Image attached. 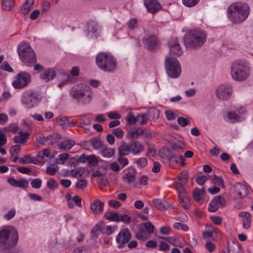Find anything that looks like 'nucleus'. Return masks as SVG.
<instances>
[{"label":"nucleus","instance_id":"nucleus-1","mask_svg":"<svg viewBox=\"0 0 253 253\" xmlns=\"http://www.w3.org/2000/svg\"><path fill=\"white\" fill-rule=\"evenodd\" d=\"M207 37L206 32L202 30H191L184 36V42L187 48H198L206 42Z\"/></svg>","mask_w":253,"mask_h":253},{"label":"nucleus","instance_id":"nucleus-2","mask_svg":"<svg viewBox=\"0 0 253 253\" xmlns=\"http://www.w3.org/2000/svg\"><path fill=\"white\" fill-rule=\"evenodd\" d=\"M250 7L245 3L236 2L230 5L228 8L230 20L235 24L244 21L250 14Z\"/></svg>","mask_w":253,"mask_h":253},{"label":"nucleus","instance_id":"nucleus-3","mask_svg":"<svg viewBox=\"0 0 253 253\" xmlns=\"http://www.w3.org/2000/svg\"><path fill=\"white\" fill-rule=\"evenodd\" d=\"M251 70L246 61L237 60L231 65L230 75L235 81L242 82L247 79L250 75Z\"/></svg>","mask_w":253,"mask_h":253},{"label":"nucleus","instance_id":"nucleus-4","mask_svg":"<svg viewBox=\"0 0 253 253\" xmlns=\"http://www.w3.org/2000/svg\"><path fill=\"white\" fill-rule=\"evenodd\" d=\"M70 95L78 102L83 104L89 103L93 96L90 87L84 84L74 85L71 90Z\"/></svg>","mask_w":253,"mask_h":253},{"label":"nucleus","instance_id":"nucleus-5","mask_svg":"<svg viewBox=\"0 0 253 253\" xmlns=\"http://www.w3.org/2000/svg\"><path fill=\"white\" fill-rule=\"evenodd\" d=\"M18 234L16 230L11 226L4 227L0 230V248L9 249L17 243Z\"/></svg>","mask_w":253,"mask_h":253},{"label":"nucleus","instance_id":"nucleus-6","mask_svg":"<svg viewBox=\"0 0 253 253\" xmlns=\"http://www.w3.org/2000/svg\"><path fill=\"white\" fill-rule=\"evenodd\" d=\"M97 66L102 70L107 72L114 71L117 66L116 59L110 53L101 52L96 57Z\"/></svg>","mask_w":253,"mask_h":253},{"label":"nucleus","instance_id":"nucleus-7","mask_svg":"<svg viewBox=\"0 0 253 253\" xmlns=\"http://www.w3.org/2000/svg\"><path fill=\"white\" fill-rule=\"evenodd\" d=\"M18 51L20 59L26 65L31 66L36 63V54L28 43L21 42L18 46Z\"/></svg>","mask_w":253,"mask_h":253},{"label":"nucleus","instance_id":"nucleus-8","mask_svg":"<svg viewBox=\"0 0 253 253\" xmlns=\"http://www.w3.org/2000/svg\"><path fill=\"white\" fill-rule=\"evenodd\" d=\"M39 99L37 94L31 90L24 91L21 96L22 105L27 109H31L38 106Z\"/></svg>","mask_w":253,"mask_h":253},{"label":"nucleus","instance_id":"nucleus-9","mask_svg":"<svg viewBox=\"0 0 253 253\" xmlns=\"http://www.w3.org/2000/svg\"><path fill=\"white\" fill-rule=\"evenodd\" d=\"M166 69L169 76L172 78H177L181 74V69L177 60L167 57L166 59Z\"/></svg>","mask_w":253,"mask_h":253},{"label":"nucleus","instance_id":"nucleus-10","mask_svg":"<svg viewBox=\"0 0 253 253\" xmlns=\"http://www.w3.org/2000/svg\"><path fill=\"white\" fill-rule=\"evenodd\" d=\"M30 82V75L27 72H23L15 76L12 85L15 89H21L27 86Z\"/></svg>","mask_w":253,"mask_h":253},{"label":"nucleus","instance_id":"nucleus-11","mask_svg":"<svg viewBox=\"0 0 253 253\" xmlns=\"http://www.w3.org/2000/svg\"><path fill=\"white\" fill-rule=\"evenodd\" d=\"M143 149L140 143H124L119 148L120 154L126 155L129 153L138 154Z\"/></svg>","mask_w":253,"mask_h":253},{"label":"nucleus","instance_id":"nucleus-12","mask_svg":"<svg viewBox=\"0 0 253 253\" xmlns=\"http://www.w3.org/2000/svg\"><path fill=\"white\" fill-rule=\"evenodd\" d=\"M131 236V233L127 228L121 229L116 237L118 247L119 249L124 248L130 239Z\"/></svg>","mask_w":253,"mask_h":253},{"label":"nucleus","instance_id":"nucleus-13","mask_svg":"<svg viewBox=\"0 0 253 253\" xmlns=\"http://www.w3.org/2000/svg\"><path fill=\"white\" fill-rule=\"evenodd\" d=\"M232 88L230 85L222 84L216 89V95L219 99L226 100L230 98Z\"/></svg>","mask_w":253,"mask_h":253},{"label":"nucleus","instance_id":"nucleus-14","mask_svg":"<svg viewBox=\"0 0 253 253\" xmlns=\"http://www.w3.org/2000/svg\"><path fill=\"white\" fill-rule=\"evenodd\" d=\"M145 47L148 50H154L158 45L157 37L152 33H146L143 39Z\"/></svg>","mask_w":253,"mask_h":253},{"label":"nucleus","instance_id":"nucleus-15","mask_svg":"<svg viewBox=\"0 0 253 253\" xmlns=\"http://www.w3.org/2000/svg\"><path fill=\"white\" fill-rule=\"evenodd\" d=\"M248 192L246 186L240 183H236L232 188V193L237 198H241L246 196Z\"/></svg>","mask_w":253,"mask_h":253},{"label":"nucleus","instance_id":"nucleus-16","mask_svg":"<svg viewBox=\"0 0 253 253\" xmlns=\"http://www.w3.org/2000/svg\"><path fill=\"white\" fill-rule=\"evenodd\" d=\"M226 201L223 197L220 196L214 197L210 203L209 210L211 212H215L220 206L226 205Z\"/></svg>","mask_w":253,"mask_h":253},{"label":"nucleus","instance_id":"nucleus-17","mask_svg":"<svg viewBox=\"0 0 253 253\" xmlns=\"http://www.w3.org/2000/svg\"><path fill=\"white\" fill-rule=\"evenodd\" d=\"M169 46L170 55L179 56L182 54V50L176 39H172L169 43Z\"/></svg>","mask_w":253,"mask_h":253},{"label":"nucleus","instance_id":"nucleus-18","mask_svg":"<svg viewBox=\"0 0 253 253\" xmlns=\"http://www.w3.org/2000/svg\"><path fill=\"white\" fill-rule=\"evenodd\" d=\"M144 3L148 11L152 14L157 13L162 8L157 0H144Z\"/></svg>","mask_w":253,"mask_h":253},{"label":"nucleus","instance_id":"nucleus-19","mask_svg":"<svg viewBox=\"0 0 253 253\" xmlns=\"http://www.w3.org/2000/svg\"><path fill=\"white\" fill-rule=\"evenodd\" d=\"M61 138V136L57 133H53L46 137L43 134H40L37 137V140L39 141V142H57Z\"/></svg>","mask_w":253,"mask_h":253},{"label":"nucleus","instance_id":"nucleus-20","mask_svg":"<svg viewBox=\"0 0 253 253\" xmlns=\"http://www.w3.org/2000/svg\"><path fill=\"white\" fill-rule=\"evenodd\" d=\"M90 209L94 214H100L103 211V203L99 200H95L90 204Z\"/></svg>","mask_w":253,"mask_h":253},{"label":"nucleus","instance_id":"nucleus-21","mask_svg":"<svg viewBox=\"0 0 253 253\" xmlns=\"http://www.w3.org/2000/svg\"><path fill=\"white\" fill-rule=\"evenodd\" d=\"M55 72L53 69L48 68L42 72L41 74V78L47 82L53 80L55 77Z\"/></svg>","mask_w":253,"mask_h":253},{"label":"nucleus","instance_id":"nucleus-22","mask_svg":"<svg viewBox=\"0 0 253 253\" xmlns=\"http://www.w3.org/2000/svg\"><path fill=\"white\" fill-rule=\"evenodd\" d=\"M153 203L155 207L160 211L167 210L171 207V205L169 203L160 199H154Z\"/></svg>","mask_w":253,"mask_h":253},{"label":"nucleus","instance_id":"nucleus-23","mask_svg":"<svg viewBox=\"0 0 253 253\" xmlns=\"http://www.w3.org/2000/svg\"><path fill=\"white\" fill-rule=\"evenodd\" d=\"M239 216L243 218V226L245 229H249L251 226L252 216L247 212H241Z\"/></svg>","mask_w":253,"mask_h":253},{"label":"nucleus","instance_id":"nucleus-24","mask_svg":"<svg viewBox=\"0 0 253 253\" xmlns=\"http://www.w3.org/2000/svg\"><path fill=\"white\" fill-rule=\"evenodd\" d=\"M205 193V190L204 189L195 188L193 191V197L194 200L200 204H202Z\"/></svg>","mask_w":253,"mask_h":253},{"label":"nucleus","instance_id":"nucleus-25","mask_svg":"<svg viewBox=\"0 0 253 253\" xmlns=\"http://www.w3.org/2000/svg\"><path fill=\"white\" fill-rule=\"evenodd\" d=\"M122 179L127 184L133 185L136 180V176L134 173L128 172L123 175Z\"/></svg>","mask_w":253,"mask_h":253},{"label":"nucleus","instance_id":"nucleus-26","mask_svg":"<svg viewBox=\"0 0 253 253\" xmlns=\"http://www.w3.org/2000/svg\"><path fill=\"white\" fill-rule=\"evenodd\" d=\"M188 180V173L186 171H183L177 176L175 181V185L180 184L184 185L187 183Z\"/></svg>","mask_w":253,"mask_h":253},{"label":"nucleus","instance_id":"nucleus-27","mask_svg":"<svg viewBox=\"0 0 253 253\" xmlns=\"http://www.w3.org/2000/svg\"><path fill=\"white\" fill-rule=\"evenodd\" d=\"M29 137V133L27 132L20 131L19 135L14 137V142H25Z\"/></svg>","mask_w":253,"mask_h":253},{"label":"nucleus","instance_id":"nucleus-28","mask_svg":"<svg viewBox=\"0 0 253 253\" xmlns=\"http://www.w3.org/2000/svg\"><path fill=\"white\" fill-rule=\"evenodd\" d=\"M142 134V128L140 127H134L131 129L127 134V136L129 138L131 139H134L138 137V136L141 135Z\"/></svg>","mask_w":253,"mask_h":253},{"label":"nucleus","instance_id":"nucleus-29","mask_svg":"<svg viewBox=\"0 0 253 253\" xmlns=\"http://www.w3.org/2000/svg\"><path fill=\"white\" fill-rule=\"evenodd\" d=\"M34 0H26L21 9V13L26 15L27 14L34 4Z\"/></svg>","mask_w":253,"mask_h":253},{"label":"nucleus","instance_id":"nucleus-30","mask_svg":"<svg viewBox=\"0 0 253 253\" xmlns=\"http://www.w3.org/2000/svg\"><path fill=\"white\" fill-rule=\"evenodd\" d=\"M184 145L183 143L182 144H179V145H177L176 143H174L171 146L170 148H169L171 153H172V158H173L174 156L178 155L179 150L182 149Z\"/></svg>","mask_w":253,"mask_h":253},{"label":"nucleus","instance_id":"nucleus-31","mask_svg":"<svg viewBox=\"0 0 253 253\" xmlns=\"http://www.w3.org/2000/svg\"><path fill=\"white\" fill-rule=\"evenodd\" d=\"M119 213L112 211L106 212L104 214L106 219L115 222H119Z\"/></svg>","mask_w":253,"mask_h":253},{"label":"nucleus","instance_id":"nucleus-32","mask_svg":"<svg viewBox=\"0 0 253 253\" xmlns=\"http://www.w3.org/2000/svg\"><path fill=\"white\" fill-rule=\"evenodd\" d=\"M78 117L84 122V124H81L79 126L81 127L84 128V125H89L91 124V115H84L79 116Z\"/></svg>","mask_w":253,"mask_h":253},{"label":"nucleus","instance_id":"nucleus-33","mask_svg":"<svg viewBox=\"0 0 253 253\" xmlns=\"http://www.w3.org/2000/svg\"><path fill=\"white\" fill-rule=\"evenodd\" d=\"M160 155L162 157H165L169 159V161L172 158V153H171L170 149L164 147L161 149L159 152Z\"/></svg>","mask_w":253,"mask_h":253},{"label":"nucleus","instance_id":"nucleus-34","mask_svg":"<svg viewBox=\"0 0 253 253\" xmlns=\"http://www.w3.org/2000/svg\"><path fill=\"white\" fill-rule=\"evenodd\" d=\"M14 6V0H3L2 8L5 11H9L13 9Z\"/></svg>","mask_w":253,"mask_h":253},{"label":"nucleus","instance_id":"nucleus-35","mask_svg":"<svg viewBox=\"0 0 253 253\" xmlns=\"http://www.w3.org/2000/svg\"><path fill=\"white\" fill-rule=\"evenodd\" d=\"M59 167L56 164H50L46 168V173L50 175H54L58 170Z\"/></svg>","mask_w":253,"mask_h":253},{"label":"nucleus","instance_id":"nucleus-36","mask_svg":"<svg viewBox=\"0 0 253 253\" xmlns=\"http://www.w3.org/2000/svg\"><path fill=\"white\" fill-rule=\"evenodd\" d=\"M175 188L178 193L179 198L188 196L187 193L182 185H175Z\"/></svg>","mask_w":253,"mask_h":253},{"label":"nucleus","instance_id":"nucleus-37","mask_svg":"<svg viewBox=\"0 0 253 253\" xmlns=\"http://www.w3.org/2000/svg\"><path fill=\"white\" fill-rule=\"evenodd\" d=\"M34 158L30 155H25L19 159V162L21 164H27L33 163Z\"/></svg>","mask_w":253,"mask_h":253},{"label":"nucleus","instance_id":"nucleus-38","mask_svg":"<svg viewBox=\"0 0 253 253\" xmlns=\"http://www.w3.org/2000/svg\"><path fill=\"white\" fill-rule=\"evenodd\" d=\"M227 116L231 122L241 121L242 117L234 112H228Z\"/></svg>","mask_w":253,"mask_h":253},{"label":"nucleus","instance_id":"nucleus-39","mask_svg":"<svg viewBox=\"0 0 253 253\" xmlns=\"http://www.w3.org/2000/svg\"><path fill=\"white\" fill-rule=\"evenodd\" d=\"M148 117L147 114H140L137 115L136 120L140 125H145L147 123Z\"/></svg>","mask_w":253,"mask_h":253},{"label":"nucleus","instance_id":"nucleus-40","mask_svg":"<svg viewBox=\"0 0 253 253\" xmlns=\"http://www.w3.org/2000/svg\"><path fill=\"white\" fill-rule=\"evenodd\" d=\"M179 203L185 209H188L190 207V201L188 196L179 198Z\"/></svg>","mask_w":253,"mask_h":253},{"label":"nucleus","instance_id":"nucleus-41","mask_svg":"<svg viewBox=\"0 0 253 253\" xmlns=\"http://www.w3.org/2000/svg\"><path fill=\"white\" fill-rule=\"evenodd\" d=\"M170 161L171 163L174 161L176 164H179L181 166H184L186 164L185 162V158L182 155H177L176 156H174V157L171 159Z\"/></svg>","mask_w":253,"mask_h":253},{"label":"nucleus","instance_id":"nucleus-42","mask_svg":"<svg viewBox=\"0 0 253 253\" xmlns=\"http://www.w3.org/2000/svg\"><path fill=\"white\" fill-rule=\"evenodd\" d=\"M114 150L111 148H103L101 150V154L106 157H111L114 154Z\"/></svg>","mask_w":253,"mask_h":253},{"label":"nucleus","instance_id":"nucleus-43","mask_svg":"<svg viewBox=\"0 0 253 253\" xmlns=\"http://www.w3.org/2000/svg\"><path fill=\"white\" fill-rule=\"evenodd\" d=\"M131 216L128 214H119V222L122 221L126 224L129 223L131 221Z\"/></svg>","mask_w":253,"mask_h":253},{"label":"nucleus","instance_id":"nucleus-44","mask_svg":"<svg viewBox=\"0 0 253 253\" xmlns=\"http://www.w3.org/2000/svg\"><path fill=\"white\" fill-rule=\"evenodd\" d=\"M69 155L67 153H63L58 156L57 163L59 164H64L68 159Z\"/></svg>","mask_w":253,"mask_h":253},{"label":"nucleus","instance_id":"nucleus-45","mask_svg":"<svg viewBox=\"0 0 253 253\" xmlns=\"http://www.w3.org/2000/svg\"><path fill=\"white\" fill-rule=\"evenodd\" d=\"M84 172V169L82 168H77L71 171L73 176L78 177L82 176Z\"/></svg>","mask_w":253,"mask_h":253},{"label":"nucleus","instance_id":"nucleus-46","mask_svg":"<svg viewBox=\"0 0 253 253\" xmlns=\"http://www.w3.org/2000/svg\"><path fill=\"white\" fill-rule=\"evenodd\" d=\"M105 226L104 222H100L92 228V231L94 233L100 231L103 233Z\"/></svg>","mask_w":253,"mask_h":253},{"label":"nucleus","instance_id":"nucleus-47","mask_svg":"<svg viewBox=\"0 0 253 253\" xmlns=\"http://www.w3.org/2000/svg\"><path fill=\"white\" fill-rule=\"evenodd\" d=\"M160 238L166 240L169 243L174 246H179V243L174 237H160Z\"/></svg>","mask_w":253,"mask_h":253},{"label":"nucleus","instance_id":"nucleus-48","mask_svg":"<svg viewBox=\"0 0 253 253\" xmlns=\"http://www.w3.org/2000/svg\"><path fill=\"white\" fill-rule=\"evenodd\" d=\"M73 146L72 143H58L57 147L58 149L64 150L68 151L70 150Z\"/></svg>","mask_w":253,"mask_h":253},{"label":"nucleus","instance_id":"nucleus-49","mask_svg":"<svg viewBox=\"0 0 253 253\" xmlns=\"http://www.w3.org/2000/svg\"><path fill=\"white\" fill-rule=\"evenodd\" d=\"M137 239L142 241H145L147 239L148 237L144 231L141 230L138 231L135 235Z\"/></svg>","mask_w":253,"mask_h":253},{"label":"nucleus","instance_id":"nucleus-50","mask_svg":"<svg viewBox=\"0 0 253 253\" xmlns=\"http://www.w3.org/2000/svg\"><path fill=\"white\" fill-rule=\"evenodd\" d=\"M128 27L130 30H133L137 28V20L133 18L130 19L127 22Z\"/></svg>","mask_w":253,"mask_h":253},{"label":"nucleus","instance_id":"nucleus-51","mask_svg":"<svg viewBox=\"0 0 253 253\" xmlns=\"http://www.w3.org/2000/svg\"><path fill=\"white\" fill-rule=\"evenodd\" d=\"M200 0H182L183 4L189 7H191L196 5Z\"/></svg>","mask_w":253,"mask_h":253},{"label":"nucleus","instance_id":"nucleus-52","mask_svg":"<svg viewBox=\"0 0 253 253\" xmlns=\"http://www.w3.org/2000/svg\"><path fill=\"white\" fill-rule=\"evenodd\" d=\"M177 122L181 126L183 127L186 126L190 124L189 120L182 117H179L178 118Z\"/></svg>","mask_w":253,"mask_h":253},{"label":"nucleus","instance_id":"nucleus-53","mask_svg":"<svg viewBox=\"0 0 253 253\" xmlns=\"http://www.w3.org/2000/svg\"><path fill=\"white\" fill-rule=\"evenodd\" d=\"M69 122V118L67 117H58L56 118V123L60 126H64Z\"/></svg>","mask_w":253,"mask_h":253},{"label":"nucleus","instance_id":"nucleus-54","mask_svg":"<svg viewBox=\"0 0 253 253\" xmlns=\"http://www.w3.org/2000/svg\"><path fill=\"white\" fill-rule=\"evenodd\" d=\"M28 186V182L25 179H19L16 181L15 187L26 188Z\"/></svg>","mask_w":253,"mask_h":253},{"label":"nucleus","instance_id":"nucleus-55","mask_svg":"<svg viewBox=\"0 0 253 253\" xmlns=\"http://www.w3.org/2000/svg\"><path fill=\"white\" fill-rule=\"evenodd\" d=\"M57 186V183L53 178H50L47 182V186L50 189H56Z\"/></svg>","mask_w":253,"mask_h":253},{"label":"nucleus","instance_id":"nucleus-56","mask_svg":"<svg viewBox=\"0 0 253 253\" xmlns=\"http://www.w3.org/2000/svg\"><path fill=\"white\" fill-rule=\"evenodd\" d=\"M0 68L1 70L9 72H12L13 71L12 68L6 61L4 62L1 64L0 65Z\"/></svg>","mask_w":253,"mask_h":253},{"label":"nucleus","instance_id":"nucleus-57","mask_svg":"<svg viewBox=\"0 0 253 253\" xmlns=\"http://www.w3.org/2000/svg\"><path fill=\"white\" fill-rule=\"evenodd\" d=\"M18 129V125L15 124H10L6 127L4 128V129L14 133L16 132Z\"/></svg>","mask_w":253,"mask_h":253},{"label":"nucleus","instance_id":"nucleus-58","mask_svg":"<svg viewBox=\"0 0 253 253\" xmlns=\"http://www.w3.org/2000/svg\"><path fill=\"white\" fill-rule=\"evenodd\" d=\"M205 246L207 250L210 253H212L214 252L216 248L215 244H214L213 243L209 241L206 242Z\"/></svg>","mask_w":253,"mask_h":253},{"label":"nucleus","instance_id":"nucleus-59","mask_svg":"<svg viewBox=\"0 0 253 253\" xmlns=\"http://www.w3.org/2000/svg\"><path fill=\"white\" fill-rule=\"evenodd\" d=\"M112 133L118 138H122L124 133V131L120 128L114 129Z\"/></svg>","mask_w":253,"mask_h":253},{"label":"nucleus","instance_id":"nucleus-60","mask_svg":"<svg viewBox=\"0 0 253 253\" xmlns=\"http://www.w3.org/2000/svg\"><path fill=\"white\" fill-rule=\"evenodd\" d=\"M173 227L175 229H177L178 230L181 229L184 231H186L188 229V228L187 226V225H186L185 224H183L182 223H180V222H177V223H174L173 224Z\"/></svg>","mask_w":253,"mask_h":253},{"label":"nucleus","instance_id":"nucleus-61","mask_svg":"<svg viewBox=\"0 0 253 253\" xmlns=\"http://www.w3.org/2000/svg\"><path fill=\"white\" fill-rule=\"evenodd\" d=\"M143 225L149 233L151 234L154 232V226L151 222H145Z\"/></svg>","mask_w":253,"mask_h":253},{"label":"nucleus","instance_id":"nucleus-62","mask_svg":"<svg viewBox=\"0 0 253 253\" xmlns=\"http://www.w3.org/2000/svg\"><path fill=\"white\" fill-rule=\"evenodd\" d=\"M32 187L39 189L42 185V180L39 178H36L32 180L31 183Z\"/></svg>","mask_w":253,"mask_h":253},{"label":"nucleus","instance_id":"nucleus-63","mask_svg":"<svg viewBox=\"0 0 253 253\" xmlns=\"http://www.w3.org/2000/svg\"><path fill=\"white\" fill-rule=\"evenodd\" d=\"M137 116L135 117L133 114L129 113L126 116V121L130 124H133L137 122Z\"/></svg>","mask_w":253,"mask_h":253},{"label":"nucleus","instance_id":"nucleus-64","mask_svg":"<svg viewBox=\"0 0 253 253\" xmlns=\"http://www.w3.org/2000/svg\"><path fill=\"white\" fill-rule=\"evenodd\" d=\"M221 253H242L239 248L237 247L232 249H228L227 251L222 250Z\"/></svg>","mask_w":253,"mask_h":253}]
</instances>
